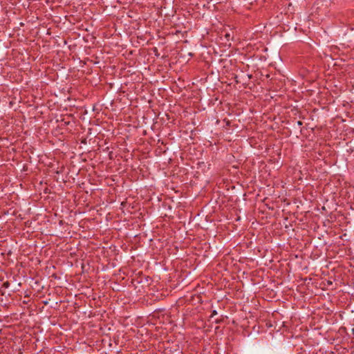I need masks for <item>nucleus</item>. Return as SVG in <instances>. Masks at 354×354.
<instances>
[{
    "label": "nucleus",
    "mask_w": 354,
    "mask_h": 354,
    "mask_svg": "<svg viewBox=\"0 0 354 354\" xmlns=\"http://www.w3.org/2000/svg\"><path fill=\"white\" fill-rule=\"evenodd\" d=\"M3 286L4 288H8V287L9 286V282H8V281H6V282L3 283Z\"/></svg>",
    "instance_id": "nucleus-1"
},
{
    "label": "nucleus",
    "mask_w": 354,
    "mask_h": 354,
    "mask_svg": "<svg viewBox=\"0 0 354 354\" xmlns=\"http://www.w3.org/2000/svg\"><path fill=\"white\" fill-rule=\"evenodd\" d=\"M217 314V311L216 310H214L212 313V315H211V317H212L213 316L216 315Z\"/></svg>",
    "instance_id": "nucleus-2"
},
{
    "label": "nucleus",
    "mask_w": 354,
    "mask_h": 354,
    "mask_svg": "<svg viewBox=\"0 0 354 354\" xmlns=\"http://www.w3.org/2000/svg\"><path fill=\"white\" fill-rule=\"evenodd\" d=\"M225 37L227 39V40H229V39L230 37V33H226Z\"/></svg>",
    "instance_id": "nucleus-3"
},
{
    "label": "nucleus",
    "mask_w": 354,
    "mask_h": 354,
    "mask_svg": "<svg viewBox=\"0 0 354 354\" xmlns=\"http://www.w3.org/2000/svg\"><path fill=\"white\" fill-rule=\"evenodd\" d=\"M302 124H303V123H302V122H301V121H297V124H298L299 126L302 125Z\"/></svg>",
    "instance_id": "nucleus-4"
},
{
    "label": "nucleus",
    "mask_w": 354,
    "mask_h": 354,
    "mask_svg": "<svg viewBox=\"0 0 354 354\" xmlns=\"http://www.w3.org/2000/svg\"><path fill=\"white\" fill-rule=\"evenodd\" d=\"M352 333L354 335V328L352 329Z\"/></svg>",
    "instance_id": "nucleus-5"
},
{
    "label": "nucleus",
    "mask_w": 354,
    "mask_h": 354,
    "mask_svg": "<svg viewBox=\"0 0 354 354\" xmlns=\"http://www.w3.org/2000/svg\"><path fill=\"white\" fill-rule=\"evenodd\" d=\"M329 246H335V245H332V244H330Z\"/></svg>",
    "instance_id": "nucleus-6"
}]
</instances>
